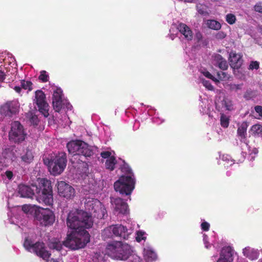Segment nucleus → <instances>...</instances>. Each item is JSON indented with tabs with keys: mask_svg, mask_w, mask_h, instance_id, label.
<instances>
[{
	"mask_svg": "<svg viewBox=\"0 0 262 262\" xmlns=\"http://www.w3.org/2000/svg\"><path fill=\"white\" fill-rule=\"evenodd\" d=\"M197 10L200 14L203 15L206 13V11L204 9L203 6L202 5H196Z\"/></svg>",
	"mask_w": 262,
	"mask_h": 262,
	"instance_id": "obj_47",
	"label": "nucleus"
},
{
	"mask_svg": "<svg viewBox=\"0 0 262 262\" xmlns=\"http://www.w3.org/2000/svg\"><path fill=\"white\" fill-rule=\"evenodd\" d=\"M217 77L219 79L222 80V76L221 75V72H217Z\"/></svg>",
	"mask_w": 262,
	"mask_h": 262,
	"instance_id": "obj_56",
	"label": "nucleus"
},
{
	"mask_svg": "<svg viewBox=\"0 0 262 262\" xmlns=\"http://www.w3.org/2000/svg\"><path fill=\"white\" fill-rule=\"evenodd\" d=\"M242 84H231L230 85V90L232 91H237L238 90H241L242 88Z\"/></svg>",
	"mask_w": 262,
	"mask_h": 262,
	"instance_id": "obj_46",
	"label": "nucleus"
},
{
	"mask_svg": "<svg viewBox=\"0 0 262 262\" xmlns=\"http://www.w3.org/2000/svg\"><path fill=\"white\" fill-rule=\"evenodd\" d=\"M69 154L73 155V157L76 159L79 157V160L83 162L84 159L92 157L94 152L92 148L88 144L81 140H73L67 144Z\"/></svg>",
	"mask_w": 262,
	"mask_h": 262,
	"instance_id": "obj_4",
	"label": "nucleus"
},
{
	"mask_svg": "<svg viewBox=\"0 0 262 262\" xmlns=\"http://www.w3.org/2000/svg\"><path fill=\"white\" fill-rule=\"evenodd\" d=\"M14 90L16 92L20 93L21 91V88L19 86H15L14 88Z\"/></svg>",
	"mask_w": 262,
	"mask_h": 262,
	"instance_id": "obj_54",
	"label": "nucleus"
},
{
	"mask_svg": "<svg viewBox=\"0 0 262 262\" xmlns=\"http://www.w3.org/2000/svg\"><path fill=\"white\" fill-rule=\"evenodd\" d=\"M132 250L128 244L116 241L108 243L106 248V253L113 258L125 260L131 254Z\"/></svg>",
	"mask_w": 262,
	"mask_h": 262,
	"instance_id": "obj_5",
	"label": "nucleus"
},
{
	"mask_svg": "<svg viewBox=\"0 0 262 262\" xmlns=\"http://www.w3.org/2000/svg\"><path fill=\"white\" fill-rule=\"evenodd\" d=\"M49 76L47 74V72L46 71H41L40 72V75L38 77V79L42 82H46L49 80Z\"/></svg>",
	"mask_w": 262,
	"mask_h": 262,
	"instance_id": "obj_34",
	"label": "nucleus"
},
{
	"mask_svg": "<svg viewBox=\"0 0 262 262\" xmlns=\"http://www.w3.org/2000/svg\"><path fill=\"white\" fill-rule=\"evenodd\" d=\"M19 108V105L16 101H8L0 107V113L6 117H11L16 115Z\"/></svg>",
	"mask_w": 262,
	"mask_h": 262,
	"instance_id": "obj_11",
	"label": "nucleus"
},
{
	"mask_svg": "<svg viewBox=\"0 0 262 262\" xmlns=\"http://www.w3.org/2000/svg\"><path fill=\"white\" fill-rule=\"evenodd\" d=\"M43 163L52 169L51 172L54 175L61 174L64 170L67 163V154L64 152L58 154H51L43 157Z\"/></svg>",
	"mask_w": 262,
	"mask_h": 262,
	"instance_id": "obj_3",
	"label": "nucleus"
},
{
	"mask_svg": "<svg viewBox=\"0 0 262 262\" xmlns=\"http://www.w3.org/2000/svg\"><path fill=\"white\" fill-rule=\"evenodd\" d=\"M18 193L22 198H31L34 195L31 188L25 185H20L18 186Z\"/></svg>",
	"mask_w": 262,
	"mask_h": 262,
	"instance_id": "obj_22",
	"label": "nucleus"
},
{
	"mask_svg": "<svg viewBox=\"0 0 262 262\" xmlns=\"http://www.w3.org/2000/svg\"><path fill=\"white\" fill-rule=\"evenodd\" d=\"M259 68V63L257 61H252L250 62V65L249 66V70H257Z\"/></svg>",
	"mask_w": 262,
	"mask_h": 262,
	"instance_id": "obj_41",
	"label": "nucleus"
},
{
	"mask_svg": "<svg viewBox=\"0 0 262 262\" xmlns=\"http://www.w3.org/2000/svg\"><path fill=\"white\" fill-rule=\"evenodd\" d=\"M179 32L184 36L185 39L188 40H191L193 38V33L190 28L185 24L181 23L177 27Z\"/></svg>",
	"mask_w": 262,
	"mask_h": 262,
	"instance_id": "obj_20",
	"label": "nucleus"
},
{
	"mask_svg": "<svg viewBox=\"0 0 262 262\" xmlns=\"http://www.w3.org/2000/svg\"><path fill=\"white\" fill-rule=\"evenodd\" d=\"M100 204V202L93 198H88L85 199L84 207L86 210L90 212H96Z\"/></svg>",
	"mask_w": 262,
	"mask_h": 262,
	"instance_id": "obj_21",
	"label": "nucleus"
},
{
	"mask_svg": "<svg viewBox=\"0 0 262 262\" xmlns=\"http://www.w3.org/2000/svg\"><path fill=\"white\" fill-rule=\"evenodd\" d=\"M145 232L143 231H138L137 232V236L136 239L138 242H140L142 240H145L146 237L144 236Z\"/></svg>",
	"mask_w": 262,
	"mask_h": 262,
	"instance_id": "obj_39",
	"label": "nucleus"
},
{
	"mask_svg": "<svg viewBox=\"0 0 262 262\" xmlns=\"http://www.w3.org/2000/svg\"><path fill=\"white\" fill-rule=\"evenodd\" d=\"M53 108L56 112H59L62 108V95L60 93L54 91L52 97Z\"/></svg>",
	"mask_w": 262,
	"mask_h": 262,
	"instance_id": "obj_19",
	"label": "nucleus"
},
{
	"mask_svg": "<svg viewBox=\"0 0 262 262\" xmlns=\"http://www.w3.org/2000/svg\"><path fill=\"white\" fill-rule=\"evenodd\" d=\"M251 130L254 136L262 137V125L256 124L252 126Z\"/></svg>",
	"mask_w": 262,
	"mask_h": 262,
	"instance_id": "obj_29",
	"label": "nucleus"
},
{
	"mask_svg": "<svg viewBox=\"0 0 262 262\" xmlns=\"http://www.w3.org/2000/svg\"><path fill=\"white\" fill-rule=\"evenodd\" d=\"M35 218L43 226H51L55 221L54 212L49 208L40 207L35 212Z\"/></svg>",
	"mask_w": 262,
	"mask_h": 262,
	"instance_id": "obj_7",
	"label": "nucleus"
},
{
	"mask_svg": "<svg viewBox=\"0 0 262 262\" xmlns=\"http://www.w3.org/2000/svg\"><path fill=\"white\" fill-rule=\"evenodd\" d=\"M233 250L230 246L222 249L220 257L217 262H232L233 260Z\"/></svg>",
	"mask_w": 262,
	"mask_h": 262,
	"instance_id": "obj_18",
	"label": "nucleus"
},
{
	"mask_svg": "<svg viewBox=\"0 0 262 262\" xmlns=\"http://www.w3.org/2000/svg\"><path fill=\"white\" fill-rule=\"evenodd\" d=\"M221 75H222V79L223 78H225V77L226 76V73L223 72H221Z\"/></svg>",
	"mask_w": 262,
	"mask_h": 262,
	"instance_id": "obj_57",
	"label": "nucleus"
},
{
	"mask_svg": "<svg viewBox=\"0 0 262 262\" xmlns=\"http://www.w3.org/2000/svg\"><path fill=\"white\" fill-rule=\"evenodd\" d=\"M208 27L211 29L218 30L221 29V24L215 20H208L207 21Z\"/></svg>",
	"mask_w": 262,
	"mask_h": 262,
	"instance_id": "obj_30",
	"label": "nucleus"
},
{
	"mask_svg": "<svg viewBox=\"0 0 262 262\" xmlns=\"http://www.w3.org/2000/svg\"><path fill=\"white\" fill-rule=\"evenodd\" d=\"M203 74L207 78L211 79L213 77V76L208 71H204L203 72Z\"/></svg>",
	"mask_w": 262,
	"mask_h": 262,
	"instance_id": "obj_52",
	"label": "nucleus"
},
{
	"mask_svg": "<svg viewBox=\"0 0 262 262\" xmlns=\"http://www.w3.org/2000/svg\"><path fill=\"white\" fill-rule=\"evenodd\" d=\"M123 165L121 166V171L126 176H121L119 180L115 182L114 187L116 191L122 195H130L135 188V181L132 170L129 166L123 161Z\"/></svg>",
	"mask_w": 262,
	"mask_h": 262,
	"instance_id": "obj_2",
	"label": "nucleus"
},
{
	"mask_svg": "<svg viewBox=\"0 0 262 262\" xmlns=\"http://www.w3.org/2000/svg\"><path fill=\"white\" fill-rule=\"evenodd\" d=\"M215 106L218 110L225 108L226 110L230 111L231 110L232 102L227 98L224 97L220 101L218 100L215 102Z\"/></svg>",
	"mask_w": 262,
	"mask_h": 262,
	"instance_id": "obj_23",
	"label": "nucleus"
},
{
	"mask_svg": "<svg viewBox=\"0 0 262 262\" xmlns=\"http://www.w3.org/2000/svg\"><path fill=\"white\" fill-rule=\"evenodd\" d=\"M6 78V74L5 73L0 70V82H2Z\"/></svg>",
	"mask_w": 262,
	"mask_h": 262,
	"instance_id": "obj_51",
	"label": "nucleus"
},
{
	"mask_svg": "<svg viewBox=\"0 0 262 262\" xmlns=\"http://www.w3.org/2000/svg\"><path fill=\"white\" fill-rule=\"evenodd\" d=\"M57 190L59 195L67 199H72L75 195L74 188L64 181L58 182Z\"/></svg>",
	"mask_w": 262,
	"mask_h": 262,
	"instance_id": "obj_12",
	"label": "nucleus"
},
{
	"mask_svg": "<svg viewBox=\"0 0 262 262\" xmlns=\"http://www.w3.org/2000/svg\"><path fill=\"white\" fill-rule=\"evenodd\" d=\"M5 174H6L7 178L9 180H11L13 176V174L12 171H11L10 170H7L5 172Z\"/></svg>",
	"mask_w": 262,
	"mask_h": 262,
	"instance_id": "obj_49",
	"label": "nucleus"
},
{
	"mask_svg": "<svg viewBox=\"0 0 262 262\" xmlns=\"http://www.w3.org/2000/svg\"><path fill=\"white\" fill-rule=\"evenodd\" d=\"M21 86L25 90H28L29 91H31L33 89V83L30 81H25L21 80L20 81Z\"/></svg>",
	"mask_w": 262,
	"mask_h": 262,
	"instance_id": "obj_32",
	"label": "nucleus"
},
{
	"mask_svg": "<svg viewBox=\"0 0 262 262\" xmlns=\"http://www.w3.org/2000/svg\"><path fill=\"white\" fill-rule=\"evenodd\" d=\"M101 157L104 159H109L111 157H112V153L108 151H102L100 154Z\"/></svg>",
	"mask_w": 262,
	"mask_h": 262,
	"instance_id": "obj_45",
	"label": "nucleus"
},
{
	"mask_svg": "<svg viewBox=\"0 0 262 262\" xmlns=\"http://www.w3.org/2000/svg\"><path fill=\"white\" fill-rule=\"evenodd\" d=\"M50 247L57 251H60L62 248V245L59 242H55L50 244Z\"/></svg>",
	"mask_w": 262,
	"mask_h": 262,
	"instance_id": "obj_37",
	"label": "nucleus"
},
{
	"mask_svg": "<svg viewBox=\"0 0 262 262\" xmlns=\"http://www.w3.org/2000/svg\"><path fill=\"white\" fill-rule=\"evenodd\" d=\"M255 112L259 114V115L262 117V106L256 105L254 107Z\"/></svg>",
	"mask_w": 262,
	"mask_h": 262,
	"instance_id": "obj_48",
	"label": "nucleus"
},
{
	"mask_svg": "<svg viewBox=\"0 0 262 262\" xmlns=\"http://www.w3.org/2000/svg\"><path fill=\"white\" fill-rule=\"evenodd\" d=\"M248 126L247 122H243L238 127L237 130V135L241 138V140L245 139L247 137V129Z\"/></svg>",
	"mask_w": 262,
	"mask_h": 262,
	"instance_id": "obj_25",
	"label": "nucleus"
},
{
	"mask_svg": "<svg viewBox=\"0 0 262 262\" xmlns=\"http://www.w3.org/2000/svg\"><path fill=\"white\" fill-rule=\"evenodd\" d=\"M227 36V34L225 32L223 31H221L218 32L215 35V37L216 39L218 40H221L225 38Z\"/></svg>",
	"mask_w": 262,
	"mask_h": 262,
	"instance_id": "obj_42",
	"label": "nucleus"
},
{
	"mask_svg": "<svg viewBox=\"0 0 262 262\" xmlns=\"http://www.w3.org/2000/svg\"><path fill=\"white\" fill-rule=\"evenodd\" d=\"M34 156L32 151L30 149H27L24 155L21 156V160L27 164L31 163L33 160Z\"/></svg>",
	"mask_w": 262,
	"mask_h": 262,
	"instance_id": "obj_27",
	"label": "nucleus"
},
{
	"mask_svg": "<svg viewBox=\"0 0 262 262\" xmlns=\"http://www.w3.org/2000/svg\"><path fill=\"white\" fill-rule=\"evenodd\" d=\"M2 158L0 161V170L8 167L15 159V156L13 149L11 147L5 148L2 152Z\"/></svg>",
	"mask_w": 262,
	"mask_h": 262,
	"instance_id": "obj_13",
	"label": "nucleus"
},
{
	"mask_svg": "<svg viewBox=\"0 0 262 262\" xmlns=\"http://www.w3.org/2000/svg\"><path fill=\"white\" fill-rule=\"evenodd\" d=\"M256 96V91L251 89L247 90L244 95V98L247 100L254 98Z\"/></svg>",
	"mask_w": 262,
	"mask_h": 262,
	"instance_id": "obj_31",
	"label": "nucleus"
},
{
	"mask_svg": "<svg viewBox=\"0 0 262 262\" xmlns=\"http://www.w3.org/2000/svg\"><path fill=\"white\" fill-rule=\"evenodd\" d=\"M214 59L217 64V66L222 70H226L228 68V64L222 55L216 54L214 56Z\"/></svg>",
	"mask_w": 262,
	"mask_h": 262,
	"instance_id": "obj_24",
	"label": "nucleus"
},
{
	"mask_svg": "<svg viewBox=\"0 0 262 262\" xmlns=\"http://www.w3.org/2000/svg\"><path fill=\"white\" fill-rule=\"evenodd\" d=\"M254 10L257 12L262 13V2L257 3L254 6Z\"/></svg>",
	"mask_w": 262,
	"mask_h": 262,
	"instance_id": "obj_43",
	"label": "nucleus"
},
{
	"mask_svg": "<svg viewBox=\"0 0 262 262\" xmlns=\"http://www.w3.org/2000/svg\"><path fill=\"white\" fill-rule=\"evenodd\" d=\"M41 191L45 192H53L51 182L47 179H43L41 180Z\"/></svg>",
	"mask_w": 262,
	"mask_h": 262,
	"instance_id": "obj_26",
	"label": "nucleus"
},
{
	"mask_svg": "<svg viewBox=\"0 0 262 262\" xmlns=\"http://www.w3.org/2000/svg\"><path fill=\"white\" fill-rule=\"evenodd\" d=\"M151 255H147L148 257L151 258V260H155L157 258V255L155 253L151 252Z\"/></svg>",
	"mask_w": 262,
	"mask_h": 262,
	"instance_id": "obj_53",
	"label": "nucleus"
},
{
	"mask_svg": "<svg viewBox=\"0 0 262 262\" xmlns=\"http://www.w3.org/2000/svg\"><path fill=\"white\" fill-rule=\"evenodd\" d=\"M201 229L204 231H208L210 228V224L207 222H203L202 223Z\"/></svg>",
	"mask_w": 262,
	"mask_h": 262,
	"instance_id": "obj_44",
	"label": "nucleus"
},
{
	"mask_svg": "<svg viewBox=\"0 0 262 262\" xmlns=\"http://www.w3.org/2000/svg\"><path fill=\"white\" fill-rule=\"evenodd\" d=\"M34 103L38 108L39 112L48 117L49 115V105L46 101V97L44 92L41 90H37L35 93Z\"/></svg>",
	"mask_w": 262,
	"mask_h": 262,
	"instance_id": "obj_10",
	"label": "nucleus"
},
{
	"mask_svg": "<svg viewBox=\"0 0 262 262\" xmlns=\"http://www.w3.org/2000/svg\"><path fill=\"white\" fill-rule=\"evenodd\" d=\"M72 162L74 163V162L73 161V159H71Z\"/></svg>",
	"mask_w": 262,
	"mask_h": 262,
	"instance_id": "obj_59",
	"label": "nucleus"
},
{
	"mask_svg": "<svg viewBox=\"0 0 262 262\" xmlns=\"http://www.w3.org/2000/svg\"><path fill=\"white\" fill-rule=\"evenodd\" d=\"M30 122L34 125H37L39 120L37 115L32 114L31 117L30 118Z\"/></svg>",
	"mask_w": 262,
	"mask_h": 262,
	"instance_id": "obj_40",
	"label": "nucleus"
},
{
	"mask_svg": "<svg viewBox=\"0 0 262 262\" xmlns=\"http://www.w3.org/2000/svg\"><path fill=\"white\" fill-rule=\"evenodd\" d=\"M90 235L88 232H72L68 234L63 245L72 250L84 248L90 242Z\"/></svg>",
	"mask_w": 262,
	"mask_h": 262,
	"instance_id": "obj_6",
	"label": "nucleus"
},
{
	"mask_svg": "<svg viewBox=\"0 0 262 262\" xmlns=\"http://www.w3.org/2000/svg\"><path fill=\"white\" fill-rule=\"evenodd\" d=\"M111 203L115 213L117 214H126L129 212L127 204L122 199L118 198L111 199Z\"/></svg>",
	"mask_w": 262,
	"mask_h": 262,
	"instance_id": "obj_14",
	"label": "nucleus"
},
{
	"mask_svg": "<svg viewBox=\"0 0 262 262\" xmlns=\"http://www.w3.org/2000/svg\"><path fill=\"white\" fill-rule=\"evenodd\" d=\"M229 124V118L224 114L221 116V125L224 128H227Z\"/></svg>",
	"mask_w": 262,
	"mask_h": 262,
	"instance_id": "obj_33",
	"label": "nucleus"
},
{
	"mask_svg": "<svg viewBox=\"0 0 262 262\" xmlns=\"http://www.w3.org/2000/svg\"><path fill=\"white\" fill-rule=\"evenodd\" d=\"M226 20L228 24L232 25L235 23L236 17L233 14H228L226 16Z\"/></svg>",
	"mask_w": 262,
	"mask_h": 262,
	"instance_id": "obj_35",
	"label": "nucleus"
},
{
	"mask_svg": "<svg viewBox=\"0 0 262 262\" xmlns=\"http://www.w3.org/2000/svg\"><path fill=\"white\" fill-rule=\"evenodd\" d=\"M202 83L203 85L209 91H213L214 87L211 84V82L209 80H207L205 79H203L202 81Z\"/></svg>",
	"mask_w": 262,
	"mask_h": 262,
	"instance_id": "obj_36",
	"label": "nucleus"
},
{
	"mask_svg": "<svg viewBox=\"0 0 262 262\" xmlns=\"http://www.w3.org/2000/svg\"><path fill=\"white\" fill-rule=\"evenodd\" d=\"M242 55L236 54L235 52L231 51L229 54V62L230 66L234 69H239L243 63Z\"/></svg>",
	"mask_w": 262,
	"mask_h": 262,
	"instance_id": "obj_17",
	"label": "nucleus"
},
{
	"mask_svg": "<svg viewBox=\"0 0 262 262\" xmlns=\"http://www.w3.org/2000/svg\"><path fill=\"white\" fill-rule=\"evenodd\" d=\"M210 79H211L212 81L215 82H219V80L217 79V78H215L213 76V77H212V78H211Z\"/></svg>",
	"mask_w": 262,
	"mask_h": 262,
	"instance_id": "obj_55",
	"label": "nucleus"
},
{
	"mask_svg": "<svg viewBox=\"0 0 262 262\" xmlns=\"http://www.w3.org/2000/svg\"><path fill=\"white\" fill-rule=\"evenodd\" d=\"M33 244H32L31 241L26 239L24 243V246L26 249L30 251L31 249H33Z\"/></svg>",
	"mask_w": 262,
	"mask_h": 262,
	"instance_id": "obj_38",
	"label": "nucleus"
},
{
	"mask_svg": "<svg viewBox=\"0 0 262 262\" xmlns=\"http://www.w3.org/2000/svg\"><path fill=\"white\" fill-rule=\"evenodd\" d=\"M33 251L45 260H47L51 256V253L46 250L45 244L43 242H38L34 244Z\"/></svg>",
	"mask_w": 262,
	"mask_h": 262,
	"instance_id": "obj_15",
	"label": "nucleus"
},
{
	"mask_svg": "<svg viewBox=\"0 0 262 262\" xmlns=\"http://www.w3.org/2000/svg\"><path fill=\"white\" fill-rule=\"evenodd\" d=\"M137 259H138V261L139 262H140V258H137Z\"/></svg>",
	"mask_w": 262,
	"mask_h": 262,
	"instance_id": "obj_58",
	"label": "nucleus"
},
{
	"mask_svg": "<svg viewBox=\"0 0 262 262\" xmlns=\"http://www.w3.org/2000/svg\"><path fill=\"white\" fill-rule=\"evenodd\" d=\"M67 226L73 230L72 232H88L85 229L93 225L92 217L88 212L82 210L71 211L67 218Z\"/></svg>",
	"mask_w": 262,
	"mask_h": 262,
	"instance_id": "obj_1",
	"label": "nucleus"
},
{
	"mask_svg": "<svg viewBox=\"0 0 262 262\" xmlns=\"http://www.w3.org/2000/svg\"><path fill=\"white\" fill-rule=\"evenodd\" d=\"M117 163V160L114 156L111 157L106 160L105 165L107 169L113 171L115 169V166Z\"/></svg>",
	"mask_w": 262,
	"mask_h": 262,
	"instance_id": "obj_28",
	"label": "nucleus"
},
{
	"mask_svg": "<svg viewBox=\"0 0 262 262\" xmlns=\"http://www.w3.org/2000/svg\"><path fill=\"white\" fill-rule=\"evenodd\" d=\"M35 197L36 200L39 203L45 204L48 206L53 204V192L48 193L39 191L37 192V195Z\"/></svg>",
	"mask_w": 262,
	"mask_h": 262,
	"instance_id": "obj_16",
	"label": "nucleus"
},
{
	"mask_svg": "<svg viewBox=\"0 0 262 262\" xmlns=\"http://www.w3.org/2000/svg\"><path fill=\"white\" fill-rule=\"evenodd\" d=\"M112 232L113 234L117 237H119L121 239H127L131 232L125 226L122 225H115L110 226L105 229L103 232V236L104 237H110V234Z\"/></svg>",
	"mask_w": 262,
	"mask_h": 262,
	"instance_id": "obj_9",
	"label": "nucleus"
},
{
	"mask_svg": "<svg viewBox=\"0 0 262 262\" xmlns=\"http://www.w3.org/2000/svg\"><path fill=\"white\" fill-rule=\"evenodd\" d=\"M11 125V130L9 133L10 140L15 143L24 141L27 134L23 125L19 121H15L12 122Z\"/></svg>",
	"mask_w": 262,
	"mask_h": 262,
	"instance_id": "obj_8",
	"label": "nucleus"
},
{
	"mask_svg": "<svg viewBox=\"0 0 262 262\" xmlns=\"http://www.w3.org/2000/svg\"><path fill=\"white\" fill-rule=\"evenodd\" d=\"M30 209V206L27 205H24L22 206V210L25 212L27 213Z\"/></svg>",
	"mask_w": 262,
	"mask_h": 262,
	"instance_id": "obj_50",
	"label": "nucleus"
}]
</instances>
